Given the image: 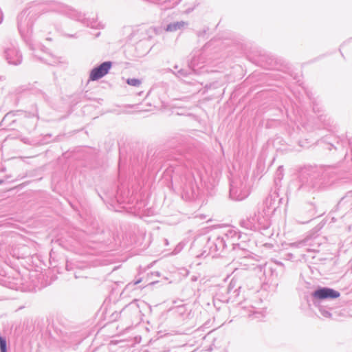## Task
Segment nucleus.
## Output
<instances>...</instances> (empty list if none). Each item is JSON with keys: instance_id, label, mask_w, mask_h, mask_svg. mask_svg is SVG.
<instances>
[{"instance_id": "obj_3", "label": "nucleus", "mask_w": 352, "mask_h": 352, "mask_svg": "<svg viewBox=\"0 0 352 352\" xmlns=\"http://www.w3.org/2000/svg\"><path fill=\"white\" fill-rule=\"evenodd\" d=\"M127 83L129 85L138 87L140 85L141 82L140 80L136 79V78H130V79L127 80Z\"/></svg>"}, {"instance_id": "obj_2", "label": "nucleus", "mask_w": 352, "mask_h": 352, "mask_svg": "<svg viewBox=\"0 0 352 352\" xmlns=\"http://www.w3.org/2000/svg\"><path fill=\"white\" fill-rule=\"evenodd\" d=\"M314 296L319 299L336 298L340 296V294L332 289L322 288L316 291Z\"/></svg>"}, {"instance_id": "obj_4", "label": "nucleus", "mask_w": 352, "mask_h": 352, "mask_svg": "<svg viewBox=\"0 0 352 352\" xmlns=\"http://www.w3.org/2000/svg\"><path fill=\"white\" fill-rule=\"evenodd\" d=\"M0 350L1 352H6V341L0 336Z\"/></svg>"}, {"instance_id": "obj_5", "label": "nucleus", "mask_w": 352, "mask_h": 352, "mask_svg": "<svg viewBox=\"0 0 352 352\" xmlns=\"http://www.w3.org/2000/svg\"><path fill=\"white\" fill-rule=\"evenodd\" d=\"M1 183H2V182L0 180V184H1Z\"/></svg>"}, {"instance_id": "obj_1", "label": "nucleus", "mask_w": 352, "mask_h": 352, "mask_svg": "<svg viewBox=\"0 0 352 352\" xmlns=\"http://www.w3.org/2000/svg\"><path fill=\"white\" fill-rule=\"evenodd\" d=\"M111 67V63L109 61L102 63L100 66L94 68L91 71L89 80L94 81L102 78L109 72Z\"/></svg>"}]
</instances>
